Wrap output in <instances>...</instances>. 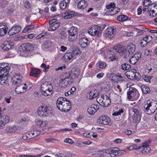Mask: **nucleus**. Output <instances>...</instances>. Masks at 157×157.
Segmentation results:
<instances>
[{
    "instance_id": "f257e3e1",
    "label": "nucleus",
    "mask_w": 157,
    "mask_h": 157,
    "mask_svg": "<svg viewBox=\"0 0 157 157\" xmlns=\"http://www.w3.org/2000/svg\"><path fill=\"white\" fill-rule=\"evenodd\" d=\"M142 109L147 114L150 115L155 113L157 109V101H147L145 102L142 107Z\"/></svg>"
},
{
    "instance_id": "f03ea898",
    "label": "nucleus",
    "mask_w": 157,
    "mask_h": 157,
    "mask_svg": "<svg viewBox=\"0 0 157 157\" xmlns=\"http://www.w3.org/2000/svg\"><path fill=\"white\" fill-rule=\"evenodd\" d=\"M21 50L20 55L21 56L27 57L32 55L34 47L32 44L29 43H24L21 46Z\"/></svg>"
},
{
    "instance_id": "7ed1b4c3",
    "label": "nucleus",
    "mask_w": 157,
    "mask_h": 157,
    "mask_svg": "<svg viewBox=\"0 0 157 157\" xmlns=\"http://www.w3.org/2000/svg\"><path fill=\"white\" fill-rule=\"evenodd\" d=\"M53 112L52 107L46 105H41L38 109L37 113L40 117H44L48 116Z\"/></svg>"
},
{
    "instance_id": "20e7f679",
    "label": "nucleus",
    "mask_w": 157,
    "mask_h": 157,
    "mask_svg": "<svg viewBox=\"0 0 157 157\" xmlns=\"http://www.w3.org/2000/svg\"><path fill=\"white\" fill-rule=\"evenodd\" d=\"M40 90L42 94L45 96H50L53 92L52 86L49 82H45L42 84Z\"/></svg>"
},
{
    "instance_id": "39448f33",
    "label": "nucleus",
    "mask_w": 157,
    "mask_h": 157,
    "mask_svg": "<svg viewBox=\"0 0 157 157\" xmlns=\"http://www.w3.org/2000/svg\"><path fill=\"white\" fill-rule=\"evenodd\" d=\"M73 81L71 74L65 72L63 75L62 78L60 81L59 84L63 87L68 86Z\"/></svg>"
},
{
    "instance_id": "423d86ee",
    "label": "nucleus",
    "mask_w": 157,
    "mask_h": 157,
    "mask_svg": "<svg viewBox=\"0 0 157 157\" xmlns=\"http://www.w3.org/2000/svg\"><path fill=\"white\" fill-rule=\"evenodd\" d=\"M119 148L117 147H111L107 149H104L98 151V154L101 157H103L106 153L109 154L111 157L118 156Z\"/></svg>"
},
{
    "instance_id": "0eeeda50",
    "label": "nucleus",
    "mask_w": 157,
    "mask_h": 157,
    "mask_svg": "<svg viewBox=\"0 0 157 157\" xmlns=\"http://www.w3.org/2000/svg\"><path fill=\"white\" fill-rule=\"evenodd\" d=\"M102 32L101 27L99 26L93 25L89 29L88 33L91 36L98 38L101 36Z\"/></svg>"
},
{
    "instance_id": "6e6552de",
    "label": "nucleus",
    "mask_w": 157,
    "mask_h": 157,
    "mask_svg": "<svg viewBox=\"0 0 157 157\" xmlns=\"http://www.w3.org/2000/svg\"><path fill=\"white\" fill-rule=\"evenodd\" d=\"M97 101L103 107H108L111 103L109 97L107 95L103 94L99 95L97 98Z\"/></svg>"
},
{
    "instance_id": "1a4fd4ad",
    "label": "nucleus",
    "mask_w": 157,
    "mask_h": 157,
    "mask_svg": "<svg viewBox=\"0 0 157 157\" xmlns=\"http://www.w3.org/2000/svg\"><path fill=\"white\" fill-rule=\"evenodd\" d=\"M139 96L138 91L134 87H130L127 92V98L128 99L137 100Z\"/></svg>"
},
{
    "instance_id": "9d476101",
    "label": "nucleus",
    "mask_w": 157,
    "mask_h": 157,
    "mask_svg": "<svg viewBox=\"0 0 157 157\" xmlns=\"http://www.w3.org/2000/svg\"><path fill=\"white\" fill-rule=\"evenodd\" d=\"M157 71V65L155 63H151L149 66H147L143 70L144 73L152 75L155 74Z\"/></svg>"
},
{
    "instance_id": "9b49d317",
    "label": "nucleus",
    "mask_w": 157,
    "mask_h": 157,
    "mask_svg": "<svg viewBox=\"0 0 157 157\" xmlns=\"http://www.w3.org/2000/svg\"><path fill=\"white\" fill-rule=\"evenodd\" d=\"M69 34L68 37V40L71 41L75 40L77 36L78 29L74 26L71 27L68 30Z\"/></svg>"
},
{
    "instance_id": "f8f14e48",
    "label": "nucleus",
    "mask_w": 157,
    "mask_h": 157,
    "mask_svg": "<svg viewBox=\"0 0 157 157\" xmlns=\"http://www.w3.org/2000/svg\"><path fill=\"white\" fill-rule=\"evenodd\" d=\"M147 12L149 16L154 17L157 15V4H151L147 8Z\"/></svg>"
},
{
    "instance_id": "ddd939ff",
    "label": "nucleus",
    "mask_w": 157,
    "mask_h": 157,
    "mask_svg": "<svg viewBox=\"0 0 157 157\" xmlns=\"http://www.w3.org/2000/svg\"><path fill=\"white\" fill-rule=\"evenodd\" d=\"M133 70L134 71L133 72L129 71L126 72L125 73V75L129 79L138 80L140 77L139 73L136 72V70L134 69Z\"/></svg>"
},
{
    "instance_id": "4468645a",
    "label": "nucleus",
    "mask_w": 157,
    "mask_h": 157,
    "mask_svg": "<svg viewBox=\"0 0 157 157\" xmlns=\"http://www.w3.org/2000/svg\"><path fill=\"white\" fill-rule=\"evenodd\" d=\"M150 143V141L148 140L142 144V146L141 147V152L142 153L146 154L149 153L151 150L149 146Z\"/></svg>"
},
{
    "instance_id": "2eb2a0df",
    "label": "nucleus",
    "mask_w": 157,
    "mask_h": 157,
    "mask_svg": "<svg viewBox=\"0 0 157 157\" xmlns=\"http://www.w3.org/2000/svg\"><path fill=\"white\" fill-rule=\"evenodd\" d=\"M99 95V92L97 90H92L88 91L86 94L87 98L90 99H92L97 97Z\"/></svg>"
},
{
    "instance_id": "dca6fc26",
    "label": "nucleus",
    "mask_w": 157,
    "mask_h": 157,
    "mask_svg": "<svg viewBox=\"0 0 157 157\" xmlns=\"http://www.w3.org/2000/svg\"><path fill=\"white\" fill-rule=\"evenodd\" d=\"M13 45V43L12 41H6L2 44L1 47L4 51H8L11 49Z\"/></svg>"
},
{
    "instance_id": "f3484780",
    "label": "nucleus",
    "mask_w": 157,
    "mask_h": 157,
    "mask_svg": "<svg viewBox=\"0 0 157 157\" xmlns=\"http://www.w3.org/2000/svg\"><path fill=\"white\" fill-rule=\"evenodd\" d=\"M67 101V99L61 97L58 98L56 102L57 108L61 110Z\"/></svg>"
},
{
    "instance_id": "a211bd4d",
    "label": "nucleus",
    "mask_w": 157,
    "mask_h": 157,
    "mask_svg": "<svg viewBox=\"0 0 157 157\" xmlns=\"http://www.w3.org/2000/svg\"><path fill=\"white\" fill-rule=\"evenodd\" d=\"M10 120L8 116L4 115L0 117V128H2L6 124L8 123Z\"/></svg>"
},
{
    "instance_id": "6ab92c4d",
    "label": "nucleus",
    "mask_w": 157,
    "mask_h": 157,
    "mask_svg": "<svg viewBox=\"0 0 157 157\" xmlns=\"http://www.w3.org/2000/svg\"><path fill=\"white\" fill-rule=\"evenodd\" d=\"M100 124L108 125L110 122L109 118L106 116H102L100 117L98 120Z\"/></svg>"
},
{
    "instance_id": "aec40b11",
    "label": "nucleus",
    "mask_w": 157,
    "mask_h": 157,
    "mask_svg": "<svg viewBox=\"0 0 157 157\" xmlns=\"http://www.w3.org/2000/svg\"><path fill=\"white\" fill-rule=\"evenodd\" d=\"M21 30V28L18 25L12 27L8 32L9 35H13L18 33Z\"/></svg>"
},
{
    "instance_id": "412c9836",
    "label": "nucleus",
    "mask_w": 157,
    "mask_h": 157,
    "mask_svg": "<svg viewBox=\"0 0 157 157\" xmlns=\"http://www.w3.org/2000/svg\"><path fill=\"white\" fill-rule=\"evenodd\" d=\"M22 78V75L20 74L15 73L12 78V82L14 84H17L21 82Z\"/></svg>"
},
{
    "instance_id": "4be33fe9",
    "label": "nucleus",
    "mask_w": 157,
    "mask_h": 157,
    "mask_svg": "<svg viewBox=\"0 0 157 157\" xmlns=\"http://www.w3.org/2000/svg\"><path fill=\"white\" fill-rule=\"evenodd\" d=\"M8 29L6 24L5 22L0 23V36L5 35Z\"/></svg>"
},
{
    "instance_id": "5701e85b",
    "label": "nucleus",
    "mask_w": 157,
    "mask_h": 157,
    "mask_svg": "<svg viewBox=\"0 0 157 157\" xmlns=\"http://www.w3.org/2000/svg\"><path fill=\"white\" fill-rule=\"evenodd\" d=\"M10 69L8 64L7 63H0V73H7Z\"/></svg>"
},
{
    "instance_id": "b1692460",
    "label": "nucleus",
    "mask_w": 157,
    "mask_h": 157,
    "mask_svg": "<svg viewBox=\"0 0 157 157\" xmlns=\"http://www.w3.org/2000/svg\"><path fill=\"white\" fill-rule=\"evenodd\" d=\"M26 85L25 84H21L18 85L15 89V92L18 94L24 93L25 91Z\"/></svg>"
},
{
    "instance_id": "393cba45",
    "label": "nucleus",
    "mask_w": 157,
    "mask_h": 157,
    "mask_svg": "<svg viewBox=\"0 0 157 157\" xmlns=\"http://www.w3.org/2000/svg\"><path fill=\"white\" fill-rule=\"evenodd\" d=\"M136 46L135 45L131 43L128 45L125 49V52H128L129 54H132L135 52Z\"/></svg>"
},
{
    "instance_id": "a878e982",
    "label": "nucleus",
    "mask_w": 157,
    "mask_h": 157,
    "mask_svg": "<svg viewBox=\"0 0 157 157\" xmlns=\"http://www.w3.org/2000/svg\"><path fill=\"white\" fill-rule=\"evenodd\" d=\"M74 56L73 52H68L66 53L62 57V59L65 61H68L72 59Z\"/></svg>"
},
{
    "instance_id": "bb28decb",
    "label": "nucleus",
    "mask_w": 157,
    "mask_h": 157,
    "mask_svg": "<svg viewBox=\"0 0 157 157\" xmlns=\"http://www.w3.org/2000/svg\"><path fill=\"white\" fill-rule=\"evenodd\" d=\"M2 75H0V84L4 85L8 79V77L9 74L8 73H3Z\"/></svg>"
},
{
    "instance_id": "cd10ccee",
    "label": "nucleus",
    "mask_w": 157,
    "mask_h": 157,
    "mask_svg": "<svg viewBox=\"0 0 157 157\" xmlns=\"http://www.w3.org/2000/svg\"><path fill=\"white\" fill-rule=\"evenodd\" d=\"M88 5V3L84 0H80L78 3L77 7L80 10H83L86 8Z\"/></svg>"
},
{
    "instance_id": "c85d7f7f",
    "label": "nucleus",
    "mask_w": 157,
    "mask_h": 157,
    "mask_svg": "<svg viewBox=\"0 0 157 157\" xmlns=\"http://www.w3.org/2000/svg\"><path fill=\"white\" fill-rule=\"evenodd\" d=\"M125 75L123 74H121L120 73H118L116 74L115 77V78L117 82H121L124 81L125 80Z\"/></svg>"
},
{
    "instance_id": "c756f323",
    "label": "nucleus",
    "mask_w": 157,
    "mask_h": 157,
    "mask_svg": "<svg viewBox=\"0 0 157 157\" xmlns=\"http://www.w3.org/2000/svg\"><path fill=\"white\" fill-rule=\"evenodd\" d=\"M88 42V40L87 38L83 37L80 40L79 44L81 47L85 48L87 46Z\"/></svg>"
},
{
    "instance_id": "7c9ffc66",
    "label": "nucleus",
    "mask_w": 157,
    "mask_h": 157,
    "mask_svg": "<svg viewBox=\"0 0 157 157\" xmlns=\"http://www.w3.org/2000/svg\"><path fill=\"white\" fill-rule=\"evenodd\" d=\"M70 0H63L59 4L60 8L62 10H64L66 8Z\"/></svg>"
},
{
    "instance_id": "2f4dec72",
    "label": "nucleus",
    "mask_w": 157,
    "mask_h": 157,
    "mask_svg": "<svg viewBox=\"0 0 157 157\" xmlns=\"http://www.w3.org/2000/svg\"><path fill=\"white\" fill-rule=\"evenodd\" d=\"M113 49L118 53H124L125 52V48L124 47L120 45L114 46Z\"/></svg>"
},
{
    "instance_id": "473e14b6",
    "label": "nucleus",
    "mask_w": 157,
    "mask_h": 157,
    "mask_svg": "<svg viewBox=\"0 0 157 157\" xmlns=\"http://www.w3.org/2000/svg\"><path fill=\"white\" fill-rule=\"evenodd\" d=\"M40 71L39 69L36 68H33L31 69L30 72V75L31 76L37 77L39 75Z\"/></svg>"
},
{
    "instance_id": "72a5a7b5",
    "label": "nucleus",
    "mask_w": 157,
    "mask_h": 157,
    "mask_svg": "<svg viewBox=\"0 0 157 157\" xmlns=\"http://www.w3.org/2000/svg\"><path fill=\"white\" fill-rule=\"evenodd\" d=\"M71 107V103L67 101L66 103V104H65L63 106V109L62 108L61 110L64 112L68 111L70 110Z\"/></svg>"
},
{
    "instance_id": "f704fd0d",
    "label": "nucleus",
    "mask_w": 157,
    "mask_h": 157,
    "mask_svg": "<svg viewBox=\"0 0 157 157\" xmlns=\"http://www.w3.org/2000/svg\"><path fill=\"white\" fill-rule=\"evenodd\" d=\"M40 133V131L37 130H34L33 131L30 132L28 135H30L31 137H29V139L30 138H33L37 136Z\"/></svg>"
},
{
    "instance_id": "c9c22d12",
    "label": "nucleus",
    "mask_w": 157,
    "mask_h": 157,
    "mask_svg": "<svg viewBox=\"0 0 157 157\" xmlns=\"http://www.w3.org/2000/svg\"><path fill=\"white\" fill-rule=\"evenodd\" d=\"M143 74L142 75V78L143 80L146 82H151V81L153 77L151 76H148L146 75L147 74L144 73L142 71Z\"/></svg>"
},
{
    "instance_id": "e433bc0d",
    "label": "nucleus",
    "mask_w": 157,
    "mask_h": 157,
    "mask_svg": "<svg viewBox=\"0 0 157 157\" xmlns=\"http://www.w3.org/2000/svg\"><path fill=\"white\" fill-rule=\"evenodd\" d=\"M17 128L15 126L10 127L8 126L6 129V132L10 133L15 132L17 131Z\"/></svg>"
},
{
    "instance_id": "4c0bfd02",
    "label": "nucleus",
    "mask_w": 157,
    "mask_h": 157,
    "mask_svg": "<svg viewBox=\"0 0 157 157\" xmlns=\"http://www.w3.org/2000/svg\"><path fill=\"white\" fill-rule=\"evenodd\" d=\"M120 9L119 8L113 7L109 11V14L110 15H115L120 12Z\"/></svg>"
},
{
    "instance_id": "58836bf2",
    "label": "nucleus",
    "mask_w": 157,
    "mask_h": 157,
    "mask_svg": "<svg viewBox=\"0 0 157 157\" xmlns=\"http://www.w3.org/2000/svg\"><path fill=\"white\" fill-rule=\"evenodd\" d=\"M114 29L112 27H110L107 29L105 31V33L106 36L109 37L114 33Z\"/></svg>"
},
{
    "instance_id": "ea45409f",
    "label": "nucleus",
    "mask_w": 157,
    "mask_h": 157,
    "mask_svg": "<svg viewBox=\"0 0 157 157\" xmlns=\"http://www.w3.org/2000/svg\"><path fill=\"white\" fill-rule=\"evenodd\" d=\"M55 155L56 157H68L71 155V154L69 152L65 151L63 153L56 154Z\"/></svg>"
},
{
    "instance_id": "a19ab883",
    "label": "nucleus",
    "mask_w": 157,
    "mask_h": 157,
    "mask_svg": "<svg viewBox=\"0 0 157 157\" xmlns=\"http://www.w3.org/2000/svg\"><path fill=\"white\" fill-rule=\"evenodd\" d=\"M59 23L58 22L55 23L49 27L48 30L49 31H53L56 29L59 26Z\"/></svg>"
},
{
    "instance_id": "79ce46f5",
    "label": "nucleus",
    "mask_w": 157,
    "mask_h": 157,
    "mask_svg": "<svg viewBox=\"0 0 157 157\" xmlns=\"http://www.w3.org/2000/svg\"><path fill=\"white\" fill-rule=\"evenodd\" d=\"M128 18V17L125 15H121L118 16L117 20L120 22H123L127 21Z\"/></svg>"
},
{
    "instance_id": "37998d69",
    "label": "nucleus",
    "mask_w": 157,
    "mask_h": 157,
    "mask_svg": "<svg viewBox=\"0 0 157 157\" xmlns=\"http://www.w3.org/2000/svg\"><path fill=\"white\" fill-rule=\"evenodd\" d=\"M141 88L143 93L144 94H147L149 93L150 90L149 88L145 85H142L141 86Z\"/></svg>"
},
{
    "instance_id": "c03bdc74",
    "label": "nucleus",
    "mask_w": 157,
    "mask_h": 157,
    "mask_svg": "<svg viewBox=\"0 0 157 157\" xmlns=\"http://www.w3.org/2000/svg\"><path fill=\"white\" fill-rule=\"evenodd\" d=\"M52 44V43L51 41L48 40L44 43L42 46V48L44 50L48 49L51 47Z\"/></svg>"
},
{
    "instance_id": "a18cd8bd",
    "label": "nucleus",
    "mask_w": 157,
    "mask_h": 157,
    "mask_svg": "<svg viewBox=\"0 0 157 157\" xmlns=\"http://www.w3.org/2000/svg\"><path fill=\"white\" fill-rule=\"evenodd\" d=\"M36 124L38 126L42 127L45 126L47 124V122L46 121L39 120L36 121Z\"/></svg>"
},
{
    "instance_id": "49530a36",
    "label": "nucleus",
    "mask_w": 157,
    "mask_h": 157,
    "mask_svg": "<svg viewBox=\"0 0 157 157\" xmlns=\"http://www.w3.org/2000/svg\"><path fill=\"white\" fill-rule=\"evenodd\" d=\"M75 12L73 11H69L65 13L66 15L65 17L66 18H70L74 16Z\"/></svg>"
},
{
    "instance_id": "de8ad7c7",
    "label": "nucleus",
    "mask_w": 157,
    "mask_h": 157,
    "mask_svg": "<svg viewBox=\"0 0 157 157\" xmlns=\"http://www.w3.org/2000/svg\"><path fill=\"white\" fill-rule=\"evenodd\" d=\"M121 68L124 71L128 70L131 68V65L129 64L124 63L121 65Z\"/></svg>"
},
{
    "instance_id": "09e8293b",
    "label": "nucleus",
    "mask_w": 157,
    "mask_h": 157,
    "mask_svg": "<svg viewBox=\"0 0 157 157\" xmlns=\"http://www.w3.org/2000/svg\"><path fill=\"white\" fill-rule=\"evenodd\" d=\"M123 112L124 109L122 108H119L118 110L112 113V115L113 116H118L119 115H121Z\"/></svg>"
},
{
    "instance_id": "8fccbe9b",
    "label": "nucleus",
    "mask_w": 157,
    "mask_h": 157,
    "mask_svg": "<svg viewBox=\"0 0 157 157\" xmlns=\"http://www.w3.org/2000/svg\"><path fill=\"white\" fill-rule=\"evenodd\" d=\"M35 26L33 25H29L27 26L23 30V33H25L28 31L33 29L34 28Z\"/></svg>"
},
{
    "instance_id": "3c124183",
    "label": "nucleus",
    "mask_w": 157,
    "mask_h": 157,
    "mask_svg": "<svg viewBox=\"0 0 157 157\" xmlns=\"http://www.w3.org/2000/svg\"><path fill=\"white\" fill-rule=\"evenodd\" d=\"M133 111L134 113L133 115L140 116L141 112L139 109L134 108L133 109Z\"/></svg>"
},
{
    "instance_id": "603ef678",
    "label": "nucleus",
    "mask_w": 157,
    "mask_h": 157,
    "mask_svg": "<svg viewBox=\"0 0 157 157\" xmlns=\"http://www.w3.org/2000/svg\"><path fill=\"white\" fill-rule=\"evenodd\" d=\"M98 63L99 67L100 69H104L106 67V64L105 63L102 61H100Z\"/></svg>"
},
{
    "instance_id": "864d4df0",
    "label": "nucleus",
    "mask_w": 157,
    "mask_h": 157,
    "mask_svg": "<svg viewBox=\"0 0 157 157\" xmlns=\"http://www.w3.org/2000/svg\"><path fill=\"white\" fill-rule=\"evenodd\" d=\"M133 122L135 123H137L140 121V116L133 115L132 116Z\"/></svg>"
},
{
    "instance_id": "5fc2aeb1",
    "label": "nucleus",
    "mask_w": 157,
    "mask_h": 157,
    "mask_svg": "<svg viewBox=\"0 0 157 157\" xmlns=\"http://www.w3.org/2000/svg\"><path fill=\"white\" fill-rule=\"evenodd\" d=\"M151 2L150 0H144L143 2V6L144 7L149 6Z\"/></svg>"
},
{
    "instance_id": "6e6d98bb",
    "label": "nucleus",
    "mask_w": 157,
    "mask_h": 157,
    "mask_svg": "<svg viewBox=\"0 0 157 157\" xmlns=\"http://www.w3.org/2000/svg\"><path fill=\"white\" fill-rule=\"evenodd\" d=\"M115 7V5L114 2H111L109 4L106 6V7L107 9L110 10L113 7Z\"/></svg>"
},
{
    "instance_id": "4d7b16f0",
    "label": "nucleus",
    "mask_w": 157,
    "mask_h": 157,
    "mask_svg": "<svg viewBox=\"0 0 157 157\" xmlns=\"http://www.w3.org/2000/svg\"><path fill=\"white\" fill-rule=\"evenodd\" d=\"M59 36L62 39H65L67 36L66 32L64 31H62L59 34Z\"/></svg>"
},
{
    "instance_id": "13d9d810",
    "label": "nucleus",
    "mask_w": 157,
    "mask_h": 157,
    "mask_svg": "<svg viewBox=\"0 0 157 157\" xmlns=\"http://www.w3.org/2000/svg\"><path fill=\"white\" fill-rule=\"evenodd\" d=\"M133 56H132L129 59L130 63L132 64H135L137 62V60Z\"/></svg>"
},
{
    "instance_id": "bf43d9fd",
    "label": "nucleus",
    "mask_w": 157,
    "mask_h": 157,
    "mask_svg": "<svg viewBox=\"0 0 157 157\" xmlns=\"http://www.w3.org/2000/svg\"><path fill=\"white\" fill-rule=\"evenodd\" d=\"M143 39L146 41V42L148 43H149L152 40V36H151L147 35L144 37Z\"/></svg>"
},
{
    "instance_id": "052dcab7",
    "label": "nucleus",
    "mask_w": 157,
    "mask_h": 157,
    "mask_svg": "<svg viewBox=\"0 0 157 157\" xmlns=\"http://www.w3.org/2000/svg\"><path fill=\"white\" fill-rule=\"evenodd\" d=\"M87 111L88 113L91 115H94L95 113L94 109L91 106L88 108Z\"/></svg>"
},
{
    "instance_id": "680f3d73",
    "label": "nucleus",
    "mask_w": 157,
    "mask_h": 157,
    "mask_svg": "<svg viewBox=\"0 0 157 157\" xmlns=\"http://www.w3.org/2000/svg\"><path fill=\"white\" fill-rule=\"evenodd\" d=\"M133 56L134 57V58H136V59H137L138 61L141 58V54L140 53L137 52Z\"/></svg>"
},
{
    "instance_id": "e2e57ef3",
    "label": "nucleus",
    "mask_w": 157,
    "mask_h": 157,
    "mask_svg": "<svg viewBox=\"0 0 157 157\" xmlns=\"http://www.w3.org/2000/svg\"><path fill=\"white\" fill-rule=\"evenodd\" d=\"M91 106L93 109L95 113L99 109V106L98 105L92 104L91 105Z\"/></svg>"
},
{
    "instance_id": "0e129e2a",
    "label": "nucleus",
    "mask_w": 157,
    "mask_h": 157,
    "mask_svg": "<svg viewBox=\"0 0 157 157\" xmlns=\"http://www.w3.org/2000/svg\"><path fill=\"white\" fill-rule=\"evenodd\" d=\"M124 132V133L128 135H131L135 133L134 131L128 130H125Z\"/></svg>"
},
{
    "instance_id": "69168bd1",
    "label": "nucleus",
    "mask_w": 157,
    "mask_h": 157,
    "mask_svg": "<svg viewBox=\"0 0 157 157\" xmlns=\"http://www.w3.org/2000/svg\"><path fill=\"white\" fill-rule=\"evenodd\" d=\"M147 44L146 41L143 39L140 42V44L142 47H144Z\"/></svg>"
},
{
    "instance_id": "338daca9",
    "label": "nucleus",
    "mask_w": 157,
    "mask_h": 157,
    "mask_svg": "<svg viewBox=\"0 0 157 157\" xmlns=\"http://www.w3.org/2000/svg\"><path fill=\"white\" fill-rule=\"evenodd\" d=\"M64 142L65 143H68L71 144H73L74 142L73 140L71 139L68 138L65 139L64 140Z\"/></svg>"
},
{
    "instance_id": "774afa93",
    "label": "nucleus",
    "mask_w": 157,
    "mask_h": 157,
    "mask_svg": "<svg viewBox=\"0 0 157 157\" xmlns=\"http://www.w3.org/2000/svg\"><path fill=\"white\" fill-rule=\"evenodd\" d=\"M25 84L26 85L25 86V91L27 90H29L31 89L32 87V85L31 84H29V83H28L26 84Z\"/></svg>"
}]
</instances>
